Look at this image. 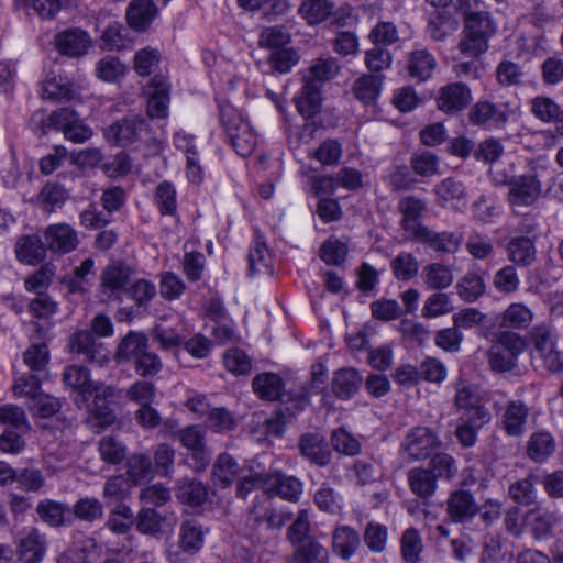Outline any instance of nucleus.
Instances as JSON below:
<instances>
[{"label": "nucleus", "instance_id": "f257e3e1", "mask_svg": "<svg viewBox=\"0 0 563 563\" xmlns=\"http://www.w3.org/2000/svg\"><path fill=\"white\" fill-rule=\"evenodd\" d=\"M477 0H460L459 11L464 20L459 49L468 57H478L489 47V40L497 32V24L487 10L477 9Z\"/></svg>", "mask_w": 563, "mask_h": 563}, {"label": "nucleus", "instance_id": "f03ea898", "mask_svg": "<svg viewBox=\"0 0 563 563\" xmlns=\"http://www.w3.org/2000/svg\"><path fill=\"white\" fill-rule=\"evenodd\" d=\"M340 66L335 58H318L303 73V85L295 97L298 112L306 119L314 117L321 110V87L336 76Z\"/></svg>", "mask_w": 563, "mask_h": 563}, {"label": "nucleus", "instance_id": "7ed1b4c3", "mask_svg": "<svg viewBox=\"0 0 563 563\" xmlns=\"http://www.w3.org/2000/svg\"><path fill=\"white\" fill-rule=\"evenodd\" d=\"M543 172L541 165L531 162L523 173L510 177L507 183L508 202L512 208H527L536 203L542 192L540 178Z\"/></svg>", "mask_w": 563, "mask_h": 563}, {"label": "nucleus", "instance_id": "20e7f679", "mask_svg": "<svg viewBox=\"0 0 563 563\" xmlns=\"http://www.w3.org/2000/svg\"><path fill=\"white\" fill-rule=\"evenodd\" d=\"M529 338L533 345L534 357L541 361L542 366L551 373L562 372L563 354L556 349L553 327L545 322L538 323L531 328Z\"/></svg>", "mask_w": 563, "mask_h": 563}, {"label": "nucleus", "instance_id": "39448f33", "mask_svg": "<svg viewBox=\"0 0 563 563\" xmlns=\"http://www.w3.org/2000/svg\"><path fill=\"white\" fill-rule=\"evenodd\" d=\"M51 129L62 130L65 137L74 143H84L92 136V130L81 122L79 114L67 108L53 111L42 121L43 133Z\"/></svg>", "mask_w": 563, "mask_h": 563}, {"label": "nucleus", "instance_id": "423d86ee", "mask_svg": "<svg viewBox=\"0 0 563 563\" xmlns=\"http://www.w3.org/2000/svg\"><path fill=\"white\" fill-rule=\"evenodd\" d=\"M104 135L115 145L128 146L136 141L150 139L148 123L140 114H129L110 124Z\"/></svg>", "mask_w": 563, "mask_h": 563}, {"label": "nucleus", "instance_id": "0eeeda50", "mask_svg": "<svg viewBox=\"0 0 563 563\" xmlns=\"http://www.w3.org/2000/svg\"><path fill=\"white\" fill-rule=\"evenodd\" d=\"M508 103H494L488 100H478L468 111V121L475 126L485 129H500L509 120Z\"/></svg>", "mask_w": 563, "mask_h": 563}, {"label": "nucleus", "instance_id": "6e6552de", "mask_svg": "<svg viewBox=\"0 0 563 563\" xmlns=\"http://www.w3.org/2000/svg\"><path fill=\"white\" fill-rule=\"evenodd\" d=\"M479 511L481 507L470 490L459 488L449 494L446 514L453 523L471 522Z\"/></svg>", "mask_w": 563, "mask_h": 563}, {"label": "nucleus", "instance_id": "1a4fd4ad", "mask_svg": "<svg viewBox=\"0 0 563 563\" xmlns=\"http://www.w3.org/2000/svg\"><path fill=\"white\" fill-rule=\"evenodd\" d=\"M132 271L121 263L108 265L100 276V292L108 300H121L126 294Z\"/></svg>", "mask_w": 563, "mask_h": 563}, {"label": "nucleus", "instance_id": "9d476101", "mask_svg": "<svg viewBox=\"0 0 563 563\" xmlns=\"http://www.w3.org/2000/svg\"><path fill=\"white\" fill-rule=\"evenodd\" d=\"M471 88L463 82H450L439 89L437 107L440 111L455 115L462 112L472 101Z\"/></svg>", "mask_w": 563, "mask_h": 563}, {"label": "nucleus", "instance_id": "9b49d317", "mask_svg": "<svg viewBox=\"0 0 563 563\" xmlns=\"http://www.w3.org/2000/svg\"><path fill=\"white\" fill-rule=\"evenodd\" d=\"M46 548V538L37 528H25L20 532L16 553L23 563H41Z\"/></svg>", "mask_w": 563, "mask_h": 563}, {"label": "nucleus", "instance_id": "f8f14e48", "mask_svg": "<svg viewBox=\"0 0 563 563\" xmlns=\"http://www.w3.org/2000/svg\"><path fill=\"white\" fill-rule=\"evenodd\" d=\"M530 408L520 399L505 404L500 418L501 429L508 437L519 438L527 431Z\"/></svg>", "mask_w": 563, "mask_h": 563}, {"label": "nucleus", "instance_id": "ddd939ff", "mask_svg": "<svg viewBox=\"0 0 563 563\" xmlns=\"http://www.w3.org/2000/svg\"><path fill=\"white\" fill-rule=\"evenodd\" d=\"M54 45L60 55L76 58L87 53L91 45V38L86 31L70 27L54 36Z\"/></svg>", "mask_w": 563, "mask_h": 563}, {"label": "nucleus", "instance_id": "4468645a", "mask_svg": "<svg viewBox=\"0 0 563 563\" xmlns=\"http://www.w3.org/2000/svg\"><path fill=\"white\" fill-rule=\"evenodd\" d=\"M41 96L53 102L80 101L79 87L69 79L49 74L42 82Z\"/></svg>", "mask_w": 563, "mask_h": 563}, {"label": "nucleus", "instance_id": "2eb2a0df", "mask_svg": "<svg viewBox=\"0 0 563 563\" xmlns=\"http://www.w3.org/2000/svg\"><path fill=\"white\" fill-rule=\"evenodd\" d=\"M438 203L443 208L461 210L467 203V188L456 177L441 180L433 189Z\"/></svg>", "mask_w": 563, "mask_h": 563}, {"label": "nucleus", "instance_id": "dca6fc26", "mask_svg": "<svg viewBox=\"0 0 563 563\" xmlns=\"http://www.w3.org/2000/svg\"><path fill=\"white\" fill-rule=\"evenodd\" d=\"M415 240L438 254H453L460 249L463 234L450 231L437 232L426 227V229H420V234Z\"/></svg>", "mask_w": 563, "mask_h": 563}, {"label": "nucleus", "instance_id": "f3484780", "mask_svg": "<svg viewBox=\"0 0 563 563\" xmlns=\"http://www.w3.org/2000/svg\"><path fill=\"white\" fill-rule=\"evenodd\" d=\"M181 444L191 451L194 468L202 471L209 464L210 454L206 451V433L199 426H189L179 432Z\"/></svg>", "mask_w": 563, "mask_h": 563}, {"label": "nucleus", "instance_id": "a211bd4d", "mask_svg": "<svg viewBox=\"0 0 563 563\" xmlns=\"http://www.w3.org/2000/svg\"><path fill=\"white\" fill-rule=\"evenodd\" d=\"M437 446V435L424 427H417L411 430L402 442V449L412 460L428 457Z\"/></svg>", "mask_w": 563, "mask_h": 563}, {"label": "nucleus", "instance_id": "6ab92c4d", "mask_svg": "<svg viewBox=\"0 0 563 563\" xmlns=\"http://www.w3.org/2000/svg\"><path fill=\"white\" fill-rule=\"evenodd\" d=\"M70 352L82 356L84 361L102 364L108 360V352L102 344H98L88 330L76 332L69 341Z\"/></svg>", "mask_w": 563, "mask_h": 563}, {"label": "nucleus", "instance_id": "aec40b11", "mask_svg": "<svg viewBox=\"0 0 563 563\" xmlns=\"http://www.w3.org/2000/svg\"><path fill=\"white\" fill-rule=\"evenodd\" d=\"M298 445L301 455L311 464L319 467H324L330 464L332 451L323 435L319 433L302 434Z\"/></svg>", "mask_w": 563, "mask_h": 563}, {"label": "nucleus", "instance_id": "412c9836", "mask_svg": "<svg viewBox=\"0 0 563 563\" xmlns=\"http://www.w3.org/2000/svg\"><path fill=\"white\" fill-rule=\"evenodd\" d=\"M47 247L56 253H69L78 245L77 232L66 223L49 225L44 233Z\"/></svg>", "mask_w": 563, "mask_h": 563}, {"label": "nucleus", "instance_id": "4be33fe9", "mask_svg": "<svg viewBox=\"0 0 563 563\" xmlns=\"http://www.w3.org/2000/svg\"><path fill=\"white\" fill-rule=\"evenodd\" d=\"M399 210L401 212V227L415 240L420 234V229L426 225L419 222L426 210L423 200L413 196H408L399 201Z\"/></svg>", "mask_w": 563, "mask_h": 563}, {"label": "nucleus", "instance_id": "5701e85b", "mask_svg": "<svg viewBox=\"0 0 563 563\" xmlns=\"http://www.w3.org/2000/svg\"><path fill=\"white\" fill-rule=\"evenodd\" d=\"M437 66L434 56L427 48L415 49L407 57L408 75L420 82L431 78Z\"/></svg>", "mask_w": 563, "mask_h": 563}, {"label": "nucleus", "instance_id": "b1692460", "mask_svg": "<svg viewBox=\"0 0 563 563\" xmlns=\"http://www.w3.org/2000/svg\"><path fill=\"white\" fill-rule=\"evenodd\" d=\"M158 9L153 0H133L126 10L129 25L136 31H145L156 18Z\"/></svg>", "mask_w": 563, "mask_h": 563}, {"label": "nucleus", "instance_id": "393cba45", "mask_svg": "<svg viewBox=\"0 0 563 563\" xmlns=\"http://www.w3.org/2000/svg\"><path fill=\"white\" fill-rule=\"evenodd\" d=\"M508 260L518 267H528L537 258L534 242L528 236H514L506 246Z\"/></svg>", "mask_w": 563, "mask_h": 563}, {"label": "nucleus", "instance_id": "a878e982", "mask_svg": "<svg viewBox=\"0 0 563 563\" xmlns=\"http://www.w3.org/2000/svg\"><path fill=\"white\" fill-rule=\"evenodd\" d=\"M63 382L67 387L78 391L82 397L99 390V386L90 379L89 371L81 365L66 366L63 373Z\"/></svg>", "mask_w": 563, "mask_h": 563}, {"label": "nucleus", "instance_id": "bb28decb", "mask_svg": "<svg viewBox=\"0 0 563 563\" xmlns=\"http://www.w3.org/2000/svg\"><path fill=\"white\" fill-rule=\"evenodd\" d=\"M421 279L429 289L442 291L453 284L454 275L451 266L430 263L422 268Z\"/></svg>", "mask_w": 563, "mask_h": 563}, {"label": "nucleus", "instance_id": "cd10ccee", "mask_svg": "<svg viewBox=\"0 0 563 563\" xmlns=\"http://www.w3.org/2000/svg\"><path fill=\"white\" fill-rule=\"evenodd\" d=\"M500 327L526 330L534 319V313L527 305L522 302H511L500 314Z\"/></svg>", "mask_w": 563, "mask_h": 563}, {"label": "nucleus", "instance_id": "c85d7f7f", "mask_svg": "<svg viewBox=\"0 0 563 563\" xmlns=\"http://www.w3.org/2000/svg\"><path fill=\"white\" fill-rule=\"evenodd\" d=\"M456 29L455 18L450 12L441 10L430 14L426 33L432 41L444 42Z\"/></svg>", "mask_w": 563, "mask_h": 563}, {"label": "nucleus", "instance_id": "c756f323", "mask_svg": "<svg viewBox=\"0 0 563 563\" xmlns=\"http://www.w3.org/2000/svg\"><path fill=\"white\" fill-rule=\"evenodd\" d=\"M267 481L271 484L268 493H275L286 500L295 501L302 493L301 482L294 476H285L278 472H268Z\"/></svg>", "mask_w": 563, "mask_h": 563}, {"label": "nucleus", "instance_id": "7c9ffc66", "mask_svg": "<svg viewBox=\"0 0 563 563\" xmlns=\"http://www.w3.org/2000/svg\"><path fill=\"white\" fill-rule=\"evenodd\" d=\"M148 347V341L144 333L130 331L117 346L114 358L119 364L135 360Z\"/></svg>", "mask_w": 563, "mask_h": 563}, {"label": "nucleus", "instance_id": "2f4dec72", "mask_svg": "<svg viewBox=\"0 0 563 563\" xmlns=\"http://www.w3.org/2000/svg\"><path fill=\"white\" fill-rule=\"evenodd\" d=\"M362 376L351 367L340 368L334 373L332 388L340 399H350L353 397L362 385Z\"/></svg>", "mask_w": 563, "mask_h": 563}, {"label": "nucleus", "instance_id": "473e14b6", "mask_svg": "<svg viewBox=\"0 0 563 563\" xmlns=\"http://www.w3.org/2000/svg\"><path fill=\"white\" fill-rule=\"evenodd\" d=\"M332 544L342 559L349 560L361 547V538L352 527L340 526L333 531Z\"/></svg>", "mask_w": 563, "mask_h": 563}, {"label": "nucleus", "instance_id": "72a5a7b5", "mask_svg": "<svg viewBox=\"0 0 563 563\" xmlns=\"http://www.w3.org/2000/svg\"><path fill=\"white\" fill-rule=\"evenodd\" d=\"M384 76L380 74H371L360 76L353 84V96L364 104H371L378 98Z\"/></svg>", "mask_w": 563, "mask_h": 563}, {"label": "nucleus", "instance_id": "f704fd0d", "mask_svg": "<svg viewBox=\"0 0 563 563\" xmlns=\"http://www.w3.org/2000/svg\"><path fill=\"white\" fill-rule=\"evenodd\" d=\"M331 0H305L298 9V14L309 24L317 25L327 21L334 13Z\"/></svg>", "mask_w": 563, "mask_h": 563}, {"label": "nucleus", "instance_id": "c9c22d12", "mask_svg": "<svg viewBox=\"0 0 563 563\" xmlns=\"http://www.w3.org/2000/svg\"><path fill=\"white\" fill-rule=\"evenodd\" d=\"M206 530L195 519L181 522L179 529V547L184 552L196 553L203 544Z\"/></svg>", "mask_w": 563, "mask_h": 563}, {"label": "nucleus", "instance_id": "e433bc0d", "mask_svg": "<svg viewBox=\"0 0 563 563\" xmlns=\"http://www.w3.org/2000/svg\"><path fill=\"white\" fill-rule=\"evenodd\" d=\"M107 396H112L110 388L102 390V395L96 394L90 409L89 422L92 427L106 429L115 422V413L109 407Z\"/></svg>", "mask_w": 563, "mask_h": 563}, {"label": "nucleus", "instance_id": "4c0bfd02", "mask_svg": "<svg viewBox=\"0 0 563 563\" xmlns=\"http://www.w3.org/2000/svg\"><path fill=\"white\" fill-rule=\"evenodd\" d=\"M126 475L134 484L139 485L154 477V466L148 455L134 453L126 460Z\"/></svg>", "mask_w": 563, "mask_h": 563}, {"label": "nucleus", "instance_id": "58836bf2", "mask_svg": "<svg viewBox=\"0 0 563 563\" xmlns=\"http://www.w3.org/2000/svg\"><path fill=\"white\" fill-rule=\"evenodd\" d=\"M537 477L533 473H529L526 477L511 483L508 487L509 497L518 505L531 506L537 500V489L534 484Z\"/></svg>", "mask_w": 563, "mask_h": 563}, {"label": "nucleus", "instance_id": "ea45409f", "mask_svg": "<svg viewBox=\"0 0 563 563\" xmlns=\"http://www.w3.org/2000/svg\"><path fill=\"white\" fill-rule=\"evenodd\" d=\"M408 482L412 493L421 498L432 496L437 489L435 476L427 468H411L408 472Z\"/></svg>", "mask_w": 563, "mask_h": 563}, {"label": "nucleus", "instance_id": "a19ab883", "mask_svg": "<svg viewBox=\"0 0 563 563\" xmlns=\"http://www.w3.org/2000/svg\"><path fill=\"white\" fill-rule=\"evenodd\" d=\"M253 389L262 399L277 400L282 396L284 383L280 376L274 373H263L253 379Z\"/></svg>", "mask_w": 563, "mask_h": 563}, {"label": "nucleus", "instance_id": "79ce46f5", "mask_svg": "<svg viewBox=\"0 0 563 563\" xmlns=\"http://www.w3.org/2000/svg\"><path fill=\"white\" fill-rule=\"evenodd\" d=\"M291 41V33L287 25L278 24L263 27L258 35V45L273 51L285 48Z\"/></svg>", "mask_w": 563, "mask_h": 563}, {"label": "nucleus", "instance_id": "37998d69", "mask_svg": "<svg viewBox=\"0 0 563 563\" xmlns=\"http://www.w3.org/2000/svg\"><path fill=\"white\" fill-rule=\"evenodd\" d=\"M249 272L251 275L268 273L271 274V255L266 243L260 234H256L253 244L249 251Z\"/></svg>", "mask_w": 563, "mask_h": 563}, {"label": "nucleus", "instance_id": "c03bdc74", "mask_svg": "<svg viewBox=\"0 0 563 563\" xmlns=\"http://www.w3.org/2000/svg\"><path fill=\"white\" fill-rule=\"evenodd\" d=\"M554 451L555 442L549 432H534L529 438L527 453L534 462H544Z\"/></svg>", "mask_w": 563, "mask_h": 563}, {"label": "nucleus", "instance_id": "a18cd8bd", "mask_svg": "<svg viewBox=\"0 0 563 563\" xmlns=\"http://www.w3.org/2000/svg\"><path fill=\"white\" fill-rule=\"evenodd\" d=\"M328 550L314 538L295 545V563H328Z\"/></svg>", "mask_w": 563, "mask_h": 563}, {"label": "nucleus", "instance_id": "49530a36", "mask_svg": "<svg viewBox=\"0 0 563 563\" xmlns=\"http://www.w3.org/2000/svg\"><path fill=\"white\" fill-rule=\"evenodd\" d=\"M176 497L189 506H200L208 497V489L201 483L192 478H184L177 486Z\"/></svg>", "mask_w": 563, "mask_h": 563}, {"label": "nucleus", "instance_id": "de8ad7c7", "mask_svg": "<svg viewBox=\"0 0 563 563\" xmlns=\"http://www.w3.org/2000/svg\"><path fill=\"white\" fill-rule=\"evenodd\" d=\"M46 249L38 236H23L16 244V256L21 262L35 265L45 258Z\"/></svg>", "mask_w": 563, "mask_h": 563}, {"label": "nucleus", "instance_id": "09e8293b", "mask_svg": "<svg viewBox=\"0 0 563 563\" xmlns=\"http://www.w3.org/2000/svg\"><path fill=\"white\" fill-rule=\"evenodd\" d=\"M35 510L38 518L44 523L53 528H58L65 523V515L68 507L57 500L43 499L38 501Z\"/></svg>", "mask_w": 563, "mask_h": 563}, {"label": "nucleus", "instance_id": "8fccbe9b", "mask_svg": "<svg viewBox=\"0 0 563 563\" xmlns=\"http://www.w3.org/2000/svg\"><path fill=\"white\" fill-rule=\"evenodd\" d=\"M154 202L162 216L175 217L177 214V191L167 180L161 181L154 191Z\"/></svg>", "mask_w": 563, "mask_h": 563}, {"label": "nucleus", "instance_id": "3c124183", "mask_svg": "<svg viewBox=\"0 0 563 563\" xmlns=\"http://www.w3.org/2000/svg\"><path fill=\"white\" fill-rule=\"evenodd\" d=\"M291 519V514L277 509H260L254 507L249 517V525L264 522L267 529L275 530L283 528Z\"/></svg>", "mask_w": 563, "mask_h": 563}, {"label": "nucleus", "instance_id": "603ef678", "mask_svg": "<svg viewBox=\"0 0 563 563\" xmlns=\"http://www.w3.org/2000/svg\"><path fill=\"white\" fill-rule=\"evenodd\" d=\"M228 136L235 152L243 157L251 155L257 144V135L249 121L239 126L234 132L228 134Z\"/></svg>", "mask_w": 563, "mask_h": 563}, {"label": "nucleus", "instance_id": "864d4df0", "mask_svg": "<svg viewBox=\"0 0 563 563\" xmlns=\"http://www.w3.org/2000/svg\"><path fill=\"white\" fill-rule=\"evenodd\" d=\"M459 296L466 302L476 301L485 292V283L475 272H467L456 284Z\"/></svg>", "mask_w": 563, "mask_h": 563}, {"label": "nucleus", "instance_id": "5fc2aeb1", "mask_svg": "<svg viewBox=\"0 0 563 563\" xmlns=\"http://www.w3.org/2000/svg\"><path fill=\"white\" fill-rule=\"evenodd\" d=\"M423 550V542L419 531L408 528L402 532L400 539L401 558L407 563H418Z\"/></svg>", "mask_w": 563, "mask_h": 563}, {"label": "nucleus", "instance_id": "6e6d98bb", "mask_svg": "<svg viewBox=\"0 0 563 563\" xmlns=\"http://www.w3.org/2000/svg\"><path fill=\"white\" fill-rule=\"evenodd\" d=\"M134 523V515L132 509L125 504H118L108 516L106 526L113 533L125 534Z\"/></svg>", "mask_w": 563, "mask_h": 563}, {"label": "nucleus", "instance_id": "4d7b16f0", "mask_svg": "<svg viewBox=\"0 0 563 563\" xmlns=\"http://www.w3.org/2000/svg\"><path fill=\"white\" fill-rule=\"evenodd\" d=\"M391 272L398 280L412 279L419 271L417 257L409 252H400L390 263Z\"/></svg>", "mask_w": 563, "mask_h": 563}, {"label": "nucleus", "instance_id": "13d9d810", "mask_svg": "<svg viewBox=\"0 0 563 563\" xmlns=\"http://www.w3.org/2000/svg\"><path fill=\"white\" fill-rule=\"evenodd\" d=\"M239 471L240 466L236 460L228 453H221L216 460L212 474L222 487H228L232 484Z\"/></svg>", "mask_w": 563, "mask_h": 563}, {"label": "nucleus", "instance_id": "bf43d9fd", "mask_svg": "<svg viewBox=\"0 0 563 563\" xmlns=\"http://www.w3.org/2000/svg\"><path fill=\"white\" fill-rule=\"evenodd\" d=\"M23 360L31 373L46 376V366L49 360V353L46 344L34 343L24 353Z\"/></svg>", "mask_w": 563, "mask_h": 563}, {"label": "nucleus", "instance_id": "052dcab7", "mask_svg": "<svg viewBox=\"0 0 563 563\" xmlns=\"http://www.w3.org/2000/svg\"><path fill=\"white\" fill-rule=\"evenodd\" d=\"M364 543L373 553H383L388 541V529L386 526L371 521L364 529Z\"/></svg>", "mask_w": 563, "mask_h": 563}, {"label": "nucleus", "instance_id": "680f3d73", "mask_svg": "<svg viewBox=\"0 0 563 563\" xmlns=\"http://www.w3.org/2000/svg\"><path fill=\"white\" fill-rule=\"evenodd\" d=\"M73 511L81 521L91 523L102 518L103 506L95 497H82L74 504Z\"/></svg>", "mask_w": 563, "mask_h": 563}, {"label": "nucleus", "instance_id": "e2e57ef3", "mask_svg": "<svg viewBox=\"0 0 563 563\" xmlns=\"http://www.w3.org/2000/svg\"><path fill=\"white\" fill-rule=\"evenodd\" d=\"M453 308L448 294L435 291L426 299L421 311L424 318H437L450 313Z\"/></svg>", "mask_w": 563, "mask_h": 563}, {"label": "nucleus", "instance_id": "0e129e2a", "mask_svg": "<svg viewBox=\"0 0 563 563\" xmlns=\"http://www.w3.org/2000/svg\"><path fill=\"white\" fill-rule=\"evenodd\" d=\"M493 285L500 294L516 292L520 286V278L515 265H506L498 269L494 275Z\"/></svg>", "mask_w": 563, "mask_h": 563}, {"label": "nucleus", "instance_id": "69168bd1", "mask_svg": "<svg viewBox=\"0 0 563 563\" xmlns=\"http://www.w3.org/2000/svg\"><path fill=\"white\" fill-rule=\"evenodd\" d=\"M98 451L103 462L113 465L121 463L126 455L125 446L110 435L100 439Z\"/></svg>", "mask_w": 563, "mask_h": 563}, {"label": "nucleus", "instance_id": "338daca9", "mask_svg": "<svg viewBox=\"0 0 563 563\" xmlns=\"http://www.w3.org/2000/svg\"><path fill=\"white\" fill-rule=\"evenodd\" d=\"M330 440L338 453L354 456L361 452L360 441L344 428L333 430Z\"/></svg>", "mask_w": 563, "mask_h": 563}, {"label": "nucleus", "instance_id": "774afa93", "mask_svg": "<svg viewBox=\"0 0 563 563\" xmlns=\"http://www.w3.org/2000/svg\"><path fill=\"white\" fill-rule=\"evenodd\" d=\"M522 67L511 60H501L496 68V79L500 86H519L523 82Z\"/></svg>", "mask_w": 563, "mask_h": 563}]
</instances>
